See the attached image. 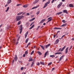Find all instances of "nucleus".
Listing matches in <instances>:
<instances>
[{"label": "nucleus", "instance_id": "18", "mask_svg": "<svg viewBox=\"0 0 74 74\" xmlns=\"http://www.w3.org/2000/svg\"><path fill=\"white\" fill-rule=\"evenodd\" d=\"M37 53H38V55H42V53H41V52H40V51H37Z\"/></svg>", "mask_w": 74, "mask_h": 74}, {"label": "nucleus", "instance_id": "33", "mask_svg": "<svg viewBox=\"0 0 74 74\" xmlns=\"http://www.w3.org/2000/svg\"><path fill=\"white\" fill-rule=\"evenodd\" d=\"M47 4H49L50 3V0H49L48 1V2H47L46 3Z\"/></svg>", "mask_w": 74, "mask_h": 74}, {"label": "nucleus", "instance_id": "42", "mask_svg": "<svg viewBox=\"0 0 74 74\" xmlns=\"http://www.w3.org/2000/svg\"><path fill=\"white\" fill-rule=\"evenodd\" d=\"M34 22L32 23L31 25H30V26H32V25H33V24H34Z\"/></svg>", "mask_w": 74, "mask_h": 74}, {"label": "nucleus", "instance_id": "41", "mask_svg": "<svg viewBox=\"0 0 74 74\" xmlns=\"http://www.w3.org/2000/svg\"><path fill=\"white\" fill-rule=\"evenodd\" d=\"M26 26H29V24L28 23H26Z\"/></svg>", "mask_w": 74, "mask_h": 74}, {"label": "nucleus", "instance_id": "46", "mask_svg": "<svg viewBox=\"0 0 74 74\" xmlns=\"http://www.w3.org/2000/svg\"><path fill=\"white\" fill-rule=\"evenodd\" d=\"M62 49L61 48L59 49L58 50V52H60V51H61V49Z\"/></svg>", "mask_w": 74, "mask_h": 74}, {"label": "nucleus", "instance_id": "40", "mask_svg": "<svg viewBox=\"0 0 74 74\" xmlns=\"http://www.w3.org/2000/svg\"><path fill=\"white\" fill-rule=\"evenodd\" d=\"M34 53V51H33L31 53V55H33Z\"/></svg>", "mask_w": 74, "mask_h": 74}, {"label": "nucleus", "instance_id": "56", "mask_svg": "<svg viewBox=\"0 0 74 74\" xmlns=\"http://www.w3.org/2000/svg\"><path fill=\"white\" fill-rule=\"evenodd\" d=\"M53 37L54 38H55V37H56V35H54Z\"/></svg>", "mask_w": 74, "mask_h": 74}, {"label": "nucleus", "instance_id": "19", "mask_svg": "<svg viewBox=\"0 0 74 74\" xmlns=\"http://www.w3.org/2000/svg\"><path fill=\"white\" fill-rule=\"evenodd\" d=\"M39 1V0H36L33 3V4H36V3H38Z\"/></svg>", "mask_w": 74, "mask_h": 74}, {"label": "nucleus", "instance_id": "39", "mask_svg": "<svg viewBox=\"0 0 74 74\" xmlns=\"http://www.w3.org/2000/svg\"><path fill=\"white\" fill-rule=\"evenodd\" d=\"M25 55H27L28 53V51H27L25 52Z\"/></svg>", "mask_w": 74, "mask_h": 74}, {"label": "nucleus", "instance_id": "13", "mask_svg": "<svg viewBox=\"0 0 74 74\" xmlns=\"http://www.w3.org/2000/svg\"><path fill=\"white\" fill-rule=\"evenodd\" d=\"M60 54H62L61 52H57L54 53V55H60Z\"/></svg>", "mask_w": 74, "mask_h": 74}, {"label": "nucleus", "instance_id": "62", "mask_svg": "<svg viewBox=\"0 0 74 74\" xmlns=\"http://www.w3.org/2000/svg\"><path fill=\"white\" fill-rule=\"evenodd\" d=\"M23 57H25V54H24L23 55Z\"/></svg>", "mask_w": 74, "mask_h": 74}, {"label": "nucleus", "instance_id": "53", "mask_svg": "<svg viewBox=\"0 0 74 74\" xmlns=\"http://www.w3.org/2000/svg\"><path fill=\"white\" fill-rule=\"evenodd\" d=\"M10 28V26H9L7 28V29H9Z\"/></svg>", "mask_w": 74, "mask_h": 74}, {"label": "nucleus", "instance_id": "64", "mask_svg": "<svg viewBox=\"0 0 74 74\" xmlns=\"http://www.w3.org/2000/svg\"><path fill=\"white\" fill-rule=\"evenodd\" d=\"M44 27V26L42 25V27H41L40 29H42V27Z\"/></svg>", "mask_w": 74, "mask_h": 74}, {"label": "nucleus", "instance_id": "28", "mask_svg": "<svg viewBox=\"0 0 74 74\" xmlns=\"http://www.w3.org/2000/svg\"><path fill=\"white\" fill-rule=\"evenodd\" d=\"M33 60V59L32 57H31L29 58V62H31Z\"/></svg>", "mask_w": 74, "mask_h": 74}, {"label": "nucleus", "instance_id": "23", "mask_svg": "<svg viewBox=\"0 0 74 74\" xmlns=\"http://www.w3.org/2000/svg\"><path fill=\"white\" fill-rule=\"evenodd\" d=\"M63 14V12H58L56 14V15H60V14Z\"/></svg>", "mask_w": 74, "mask_h": 74}, {"label": "nucleus", "instance_id": "8", "mask_svg": "<svg viewBox=\"0 0 74 74\" xmlns=\"http://www.w3.org/2000/svg\"><path fill=\"white\" fill-rule=\"evenodd\" d=\"M28 33H29V32L28 31H27L25 33V38H26V37H27V34H28Z\"/></svg>", "mask_w": 74, "mask_h": 74}, {"label": "nucleus", "instance_id": "47", "mask_svg": "<svg viewBox=\"0 0 74 74\" xmlns=\"http://www.w3.org/2000/svg\"><path fill=\"white\" fill-rule=\"evenodd\" d=\"M62 22L63 23H66V21H65V20H63Z\"/></svg>", "mask_w": 74, "mask_h": 74}, {"label": "nucleus", "instance_id": "37", "mask_svg": "<svg viewBox=\"0 0 74 74\" xmlns=\"http://www.w3.org/2000/svg\"><path fill=\"white\" fill-rule=\"evenodd\" d=\"M21 23V21H18V25H20Z\"/></svg>", "mask_w": 74, "mask_h": 74}, {"label": "nucleus", "instance_id": "45", "mask_svg": "<svg viewBox=\"0 0 74 74\" xmlns=\"http://www.w3.org/2000/svg\"><path fill=\"white\" fill-rule=\"evenodd\" d=\"M40 14V11H38V12L36 13L37 15H38V14Z\"/></svg>", "mask_w": 74, "mask_h": 74}, {"label": "nucleus", "instance_id": "43", "mask_svg": "<svg viewBox=\"0 0 74 74\" xmlns=\"http://www.w3.org/2000/svg\"><path fill=\"white\" fill-rule=\"evenodd\" d=\"M40 62H38L37 63V66H40Z\"/></svg>", "mask_w": 74, "mask_h": 74}, {"label": "nucleus", "instance_id": "34", "mask_svg": "<svg viewBox=\"0 0 74 74\" xmlns=\"http://www.w3.org/2000/svg\"><path fill=\"white\" fill-rule=\"evenodd\" d=\"M9 9H10V7H8L7 8L6 10L5 11V12H7L8 11Z\"/></svg>", "mask_w": 74, "mask_h": 74}, {"label": "nucleus", "instance_id": "58", "mask_svg": "<svg viewBox=\"0 0 74 74\" xmlns=\"http://www.w3.org/2000/svg\"><path fill=\"white\" fill-rule=\"evenodd\" d=\"M32 19V21H34V19H35V18H33Z\"/></svg>", "mask_w": 74, "mask_h": 74}, {"label": "nucleus", "instance_id": "11", "mask_svg": "<svg viewBox=\"0 0 74 74\" xmlns=\"http://www.w3.org/2000/svg\"><path fill=\"white\" fill-rule=\"evenodd\" d=\"M67 26V23H65L61 26L60 27H64V26Z\"/></svg>", "mask_w": 74, "mask_h": 74}, {"label": "nucleus", "instance_id": "63", "mask_svg": "<svg viewBox=\"0 0 74 74\" xmlns=\"http://www.w3.org/2000/svg\"><path fill=\"white\" fill-rule=\"evenodd\" d=\"M73 47V46H71V47H70V48L71 49V48H72V47Z\"/></svg>", "mask_w": 74, "mask_h": 74}, {"label": "nucleus", "instance_id": "17", "mask_svg": "<svg viewBox=\"0 0 74 74\" xmlns=\"http://www.w3.org/2000/svg\"><path fill=\"white\" fill-rule=\"evenodd\" d=\"M34 61H35V60H34V61L32 62V64H31V67H33V65L34 64Z\"/></svg>", "mask_w": 74, "mask_h": 74}, {"label": "nucleus", "instance_id": "7", "mask_svg": "<svg viewBox=\"0 0 74 74\" xmlns=\"http://www.w3.org/2000/svg\"><path fill=\"white\" fill-rule=\"evenodd\" d=\"M59 40L58 39H57L55 42V44H57L58 43H59Z\"/></svg>", "mask_w": 74, "mask_h": 74}, {"label": "nucleus", "instance_id": "48", "mask_svg": "<svg viewBox=\"0 0 74 74\" xmlns=\"http://www.w3.org/2000/svg\"><path fill=\"white\" fill-rule=\"evenodd\" d=\"M65 36V35H64L62 36L61 37V38H62V39H63V37H64Z\"/></svg>", "mask_w": 74, "mask_h": 74}, {"label": "nucleus", "instance_id": "30", "mask_svg": "<svg viewBox=\"0 0 74 74\" xmlns=\"http://www.w3.org/2000/svg\"><path fill=\"white\" fill-rule=\"evenodd\" d=\"M47 5H48L46 3H45V5L43 7V8H45V7H47Z\"/></svg>", "mask_w": 74, "mask_h": 74}, {"label": "nucleus", "instance_id": "21", "mask_svg": "<svg viewBox=\"0 0 74 74\" xmlns=\"http://www.w3.org/2000/svg\"><path fill=\"white\" fill-rule=\"evenodd\" d=\"M40 63L41 64H42V65H45V63L43 62H40Z\"/></svg>", "mask_w": 74, "mask_h": 74}, {"label": "nucleus", "instance_id": "36", "mask_svg": "<svg viewBox=\"0 0 74 74\" xmlns=\"http://www.w3.org/2000/svg\"><path fill=\"white\" fill-rule=\"evenodd\" d=\"M23 7L24 8H27V5H24L23 6Z\"/></svg>", "mask_w": 74, "mask_h": 74}, {"label": "nucleus", "instance_id": "16", "mask_svg": "<svg viewBox=\"0 0 74 74\" xmlns=\"http://www.w3.org/2000/svg\"><path fill=\"white\" fill-rule=\"evenodd\" d=\"M63 13H66V14H68L67 10H64L63 11Z\"/></svg>", "mask_w": 74, "mask_h": 74}, {"label": "nucleus", "instance_id": "2", "mask_svg": "<svg viewBox=\"0 0 74 74\" xmlns=\"http://www.w3.org/2000/svg\"><path fill=\"white\" fill-rule=\"evenodd\" d=\"M47 20H48V21L47 22V23H48V22H51V21H52V17H49L48 18Z\"/></svg>", "mask_w": 74, "mask_h": 74}, {"label": "nucleus", "instance_id": "55", "mask_svg": "<svg viewBox=\"0 0 74 74\" xmlns=\"http://www.w3.org/2000/svg\"><path fill=\"white\" fill-rule=\"evenodd\" d=\"M19 5H21V4H18L17 5V6H19Z\"/></svg>", "mask_w": 74, "mask_h": 74}, {"label": "nucleus", "instance_id": "50", "mask_svg": "<svg viewBox=\"0 0 74 74\" xmlns=\"http://www.w3.org/2000/svg\"><path fill=\"white\" fill-rule=\"evenodd\" d=\"M23 70V67H21V70L22 71V70Z\"/></svg>", "mask_w": 74, "mask_h": 74}, {"label": "nucleus", "instance_id": "49", "mask_svg": "<svg viewBox=\"0 0 74 74\" xmlns=\"http://www.w3.org/2000/svg\"><path fill=\"white\" fill-rule=\"evenodd\" d=\"M18 43H19V42H18V41H17V42H16V45H18Z\"/></svg>", "mask_w": 74, "mask_h": 74}, {"label": "nucleus", "instance_id": "10", "mask_svg": "<svg viewBox=\"0 0 74 74\" xmlns=\"http://www.w3.org/2000/svg\"><path fill=\"white\" fill-rule=\"evenodd\" d=\"M11 3V0H8L7 1V4L8 5L10 3Z\"/></svg>", "mask_w": 74, "mask_h": 74}, {"label": "nucleus", "instance_id": "24", "mask_svg": "<svg viewBox=\"0 0 74 74\" xmlns=\"http://www.w3.org/2000/svg\"><path fill=\"white\" fill-rule=\"evenodd\" d=\"M53 29H56V30H58V29H62V28H57L56 27H55Z\"/></svg>", "mask_w": 74, "mask_h": 74}, {"label": "nucleus", "instance_id": "22", "mask_svg": "<svg viewBox=\"0 0 74 74\" xmlns=\"http://www.w3.org/2000/svg\"><path fill=\"white\" fill-rule=\"evenodd\" d=\"M45 21V19H42L41 21L40 22V23H43V22H44V21Z\"/></svg>", "mask_w": 74, "mask_h": 74}, {"label": "nucleus", "instance_id": "9", "mask_svg": "<svg viewBox=\"0 0 74 74\" xmlns=\"http://www.w3.org/2000/svg\"><path fill=\"white\" fill-rule=\"evenodd\" d=\"M69 49V47H67L65 49V53L67 54L68 52V49Z\"/></svg>", "mask_w": 74, "mask_h": 74}, {"label": "nucleus", "instance_id": "27", "mask_svg": "<svg viewBox=\"0 0 74 74\" xmlns=\"http://www.w3.org/2000/svg\"><path fill=\"white\" fill-rule=\"evenodd\" d=\"M55 56L54 55H51L50 56V57L52 58H55Z\"/></svg>", "mask_w": 74, "mask_h": 74}, {"label": "nucleus", "instance_id": "12", "mask_svg": "<svg viewBox=\"0 0 74 74\" xmlns=\"http://www.w3.org/2000/svg\"><path fill=\"white\" fill-rule=\"evenodd\" d=\"M39 7V5H37L35 7H34L32 8V10H34V9H35V8H38Z\"/></svg>", "mask_w": 74, "mask_h": 74}, {"label": "nucleus", "instance_id": "15", "mask_svg": "<svg viewBox=\"0 0 74 74\" xmlns=\"http://www.w3.org/2000/svg\"><path fill=\"white\" fill-rule=\"evenodd\" d=\"M66 46H65L63 48H62V49L60 51L62 52V51H63V50H64V49H65V48H66Z\"/></svg>", "mask_w": 74, "mask_h": 74}, {"label": "nucleus", "instance_id": "54", "mask_svg": "<svg viewBox=\"0 0 74 74\" xmlns=\"http://www.w3.org/2000/svg\"><path fill=\"white\" fill-rule=\"evenodd\" d=\"M54 69H55V68H53L52 69V71H53V70H54Z\"/></svg>", "mask_w": 74, "mask_h": 74}, {"label": "nucleus", "instance_id": "32", "mask_svg": "<svg viewBox=\"0 0 74 74\" xmlns=\"http://www.w3.org/2000/svg\"><path fill=\"white\" fill-rule=\"evenodd\" d=\"M29 38H27L25 40V43H26V44L27 43V42H28V41H29Z\"/></svg>", "mask_w": 74, "mask_h": 74}, {"label": "nucleus", "instance_id": "38", "mask_svg": "<svg viewBox=\"0 0 74 74\" xmlns=\"http://www.w3.org/2000/svg\"><path fill=\"white\" fill-rule=\"evenodd\" d=\"M52 63V62L49 63L48 64V66H50V65H51Z\"/></svg>", "mask_w": 74, "mask_h": 74}, {"label": "nucleus", "instance_id": "31", "mask_svg": "<svg viewBox=\"0 0 74 74\" xmlns=\"http://www.w3.org/2000/svg\"><path fill=\"white\" fill-rule=\"evenodd\" d=\"M23 12H20L19 13H18L17 14L18 15H21L22 14H23Z\"/></svg>", "mask_w": 74, "mask_h": 74}, {"label": "nucleus", "instance_id": "52", "mask_svg": "<svg viewBox=\"0 0 74 74\" xmlns=\"http://www.w3.org/2000/svg\"><path fill=\"white\" fill-rule=\"evenodd\" d=\"M27 15L29 16V15H30V14H29V13H27Z\"/></svg>", "mask_w": 74, "mask_h": 74}, {"label": "nucleus", "instance_id": "60", "mask_svg": "<svg viewBox=\"0 0 74 74\" xmlns=\"http://www.w3.org/2000/svg\"><path fill=\"white\" fill-rule=\"evenodd\" d=\"M30 22H32V21H33V20L32 19H31L29 20Z\"/></svg>", "mask_w": 74, "mask_h": 74}, {"label": "nucleus", "instance_id": "5", "mask_svg": "<svg viewBox=\"0 0 74 74\" xmlns=\"http://www.w3.org/2000/svg\"><path fill=\"white\" fill-rule=\"evenodd\" d=\"M64 58V56H62L61 57H60V59L58 60L59 62H60V61H61V60H62V59H63Z\"/></svg>", "mask_w": 74, "mask_h": 74}, {"label": "nucleus", "instance_id": "61", "mask_svg": "<svg viewBox=\"0 0 74 74\" xmlns=\"http://www.w3.org/2000/svg\"><path fill=\"white\" fill-rule=\"evenodd\" d=\"M30 44H31L30 42H29V43L28 44V45H30Z\"/></svg>", "mask_w": 74, "mask_h": 74}, {"label": "nucleus", "instance_id": "14", "mask_svg": "<svg viewBox=\"0 0 74 74\" xmlns=\"http://www.w3.org/2000/svg\"><path fill=\"white\" fill-rule=\"evenodd\" d=\"M69 7H74V5L72 4H70L69 5Z\"/></svg>", "mask_w": 74, "mask_h": 74}, {"label": "nucleus", "instance_id": "20", "mask_svg": "<svg viewBox=\"0 0 74 74\" xmlns=\"http://www.w3.org/2000/svg\"><path fill=\"white\" fill-rule=\"evenodd\" d=\"M48 52V51H47L45 54V55L44 56V58H45L47 56V55Z\"/></svg>", "mask_w": 74, "mask_h": 74}, {"label": "nucleus", "instance_id": "59", "mask_svg": "<svg viewBox=\"0 0 74 74\" xmlns=\"http://www.w3.org/2000/svg\"><path fill=\"white\" fill-rule=\"evenodd\" d=\"M2 26H3L2 24V25H0V28H1V27H2Z\"/></svg>", "mask_w": 74, "mask_h": 74}, {"label": "nucleus", "instance_id": "35", "mask_svg": "<svg viewBox=\"0 0 74 74\" xmlns=\"http://www.w3.org/2000/svg\"><path fill=\"white\" fill-rule=\"evenodd\" d=\"M21 37V36H19L18 37V38L17 40V41H19V39Z\"/></svg>", "mask_w": 74, "mask_h": 74}, {"label": "nucleus", "instance_id": "3", "mask_svg": "<svg viewBox=\"0 0 74 74\" xmlns=\"http://www.w3.org/2000/svg\"><path fill=\"white\" fill-rule=\"evenodd\" d=\"M20 34H21V33H22V30L23 29V27L22 26V25H21L20 27Z\"/></svg>", "mask_w": 74, "mask_h": 74}, {"label": "nucleus", "instance_id": "6", "mask_svg": "<svg viewBox=\"0 0 74 74\" xmlns=\"http://www.w3.org/2000/svg\"><path fill=\"white\" fill-rule=\"evenodd\" d=\"M14 59L15 60V61H17L18 60V57H17V55H15V57H14Z\"/></svg>", "mask_w": 74, "mask_h": 74}, {"label": "nucleus", "instance_id": "44", "mask_svg": "<svg viewBox=\"0 0 74 74\" xmlns=\"http://www.w3.org/2000/svg\"><path fill=\"white\" fill-rule=\"evenodd\" d=\"M40 26H38V28H37V29H36V30H37L38 29H39L40 28Z\"/></svg>", "mask_w": 74, "mask_h": 74}, {"label": "nucleus", "instance_id": "4", "mask_svg": "<svg viewBox=\"0 0 74 74\" xmlns=\"http://www.w3.org/2000/svg\"><path fill=\"white\" fill-rule=\"evenodd\" d=\"M63 3L62 2H60V3L58 5L57 8H59L60 7V6L62 5Z\"/></svg>", "mask_w": 74, "mask_h": 74}, {"label": "nucleus", "instance_id": "1", "mask_svg": "<svg viewBox=\"0 0 74 74\" xmlns=\"http://www.w3.org/2000/svg\"><path fill=\"white\" fill-rule=\"evenodd\" d=\"M24 16H17L16 17V21L17 22V21H20L21 19H22V18H24Z\"/></svg>", "mask_w": 74, "mask_h": 74}, {"label": "nucleus", "instance_id": "29", "mask_svg": "<svg viewBox=\"0 0 74 74\" xmlns=\"http://www.w3.org/2000/svg\"><path fill=\"white\" fill-rule=\"evenodd\" d=\"M40 47H41V48H42V49H43V50H45V49H44V46L40 45Z\"/></svg>", "mask_w": 74, "mask_h": 74}, {"label": "nucleus", "instance_id": "51", "mask_svg": "<svg viewBox=\"0 0 74 74\" xmlns=\"http://www.w3.org/2000/svg\"><path fill=\"white\" fill-rule=\"evenodd\" d=\"M54 1H55L54 0H53L51 1V3H53Z\"/></svg>", "mask_w": 74, "mask_h": 74}, {"label": "nucleus", "instance_id": "25", "mask_svg": "<svg viewBox=\"0 0 74 74\" xmlns=\"http://www.w3.org/2000/svg\"><path fill=\"white\" fill-rule=\"evenodd\" d=\"M50 45H51V44H48L46 46V48H48V47H49L50 46Z\"/></svg>", "mask_w": 74, "mask_h": 74}, {"label": "nucleus", "instance_id": "26", "mask_svg": "<svg viewBox=\"0 0 74 74\" xmlns=\"http://www.w3.org/2000/svg\"><path fill=\"white\" fill-rule=\"evenodd\" d=\"M34 27V25H33L32 27H31L29 29H33V27Z\"/></svg>", "mask_w": 74, "mask_h": 74}, {"label": "nucleus", "instance_id": "57", "mask_svg": "<svg viewBox=\"0 0 74 74\" xmlns=\"http://www.w3.org/2000/svg\"><path fill=\"white\" fill-rule=\"evenodd\" d=\"M36 49L38 50V51H39V50H40V48H37Z\"/></svg>", "mask_w": 74, "mask_h": 74}]
</instances>
